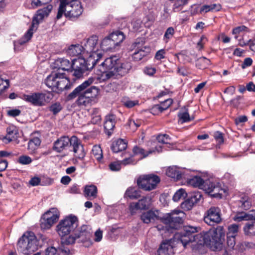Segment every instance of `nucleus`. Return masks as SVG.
<instances>
[{"label":"nucleus","mask_w":255,"mask_h":255,"mask_svg":"<svg viewBox=\"0 0 255 255\" xmlns=\"http://www.w3.org/2000/svg\"><path fill=\"white\" fill-rule=\"evenodd\" d=\"M121 164L119 161L112 162L109 165V167L112 171H118L121 169Z\"/></svg>","instance_id":"49"},{"label":"nucleus","mask_w":255,"mask_h":255,"mask_svg":"<svg viewBox=\"0 0 255 255\" xmlns=\"http://www.w3.org/2000/svg\"><path fill=\"white\" fill-rule=\"evenodd\" d=\"M152 199L150 196H143L137 202H133L129 203L128 209L130 214L133 215L138 210H147L151 207Z\"/></svg>","instance_id":"16"},{"label":"nucleus","mask_w":255,"mask_h":255,"mask_svg":"<svg viewBox=\"0 0 255 255\" xmlns=\"http://www.w3.org/2000/svg\"><path fill=\"white\" fill-rule=\"evenodd\" d=\"M184 214V213L180 210H174L164 216L162 221L166 225V230L172 233V230H177L180 228L183 223V218Z\"/></svg>","instance_id":"10"},{"label":"nucleus","mask_w":255,"mask_h":255,"mask_svg":"<svg viewBox=\"0 0 255 255\" xmlns=\"http://www.w3.org/2000/svg\"><path fill=\"white\" fill-rule=\"evenodd\" d=\"M66 245L62 244L61 243V245L59 247V250L64 254V255H70V250L69 248L66 247L65 246Z\"/></svg>","instance_id":"63"},{"label":"nucleus","mask_w":255,"mask_h":255,"mask_svg":"<svg viewBox=\"0 0 255 255\" xmlns=\"http://www.w3.org/2000/svg\"><path fill=\"white\" fill-rule=\"evenodd\" d=\"M238 207L242 210H248L252 205L251 198L246 194L242 195L237 201Z\"/></svg>","instance_id":"20"},{"label":"nucleus","mask_w":255,"mask_h":255,"mask_svg":"<svg viewBox=\"0 0 255 255\" xmlns=\"http://www.w3.org/2000/svg\"><path fill=\"white\" fill-rule=\"evenodd\" d=\"M197 233V229L192 226H185L181 232L176 234V238L181 242L184 248L189 243L204 246L220 244L224 240L225 230L223 226H218L213 231Z\"/></svg>","instance_id":"2"},{"label":"nucleus","mask_w":255,"mask_h":255,"mask_svg":"<svg viewBox=\"0 0 255 255\" xmlns=\"http://www.w3.org/2000/svg\"><path fill=\"white\" fill-rule=\"evenodd\" d=\"M253 60L251 58H246L242 64L241 67L243 69H245L247 67L251 66L253 64Z\"/></svg>","instance_id":"59"},{"label":"nucleus","mask_w":255,"mask_h":255,"mask_svg":"<svg viewBox=\"0 0 255 255\" xmlns=\"http://www.w3.org/2000/svg\"><path fill=\"white\" fill-rule=\"evenodd\" d=\"M125 197L130 199H137L140 197V192L135 187H130L127 189Z\"/></svg>","instance_id":"32"},{"label":"nucleus","mask_w":255,"mask_h":255,"mask_svg":"<svg viewBox=\"0 0 255 255\" xmlns=\"http://www.w3.org/2000/svg\"><path fill=\"white\" fill-rule=\"evenodd\" d=\"M52 0H30L31 6L32 8H36L42 5L50 2Z\"/></svg>","instance_id":"42"},{"label":"nucleus","mask_w":255,"mask_h":255,"mask_svg":"<svg viewBox=\"0 0 255 255\" xmlns=\"http://www.w3.org/2000/svg\"><path fill=\"white\" fill-rule=\"evenodd\" d=\"M204 221L210 226H215L220 224L222 221V213L218 207L212 206L205 213Z\"/></svg>","instance_id":"15"},{"label":"nucleus","mask_w":255,"mask_h":255,"mask_svg":"<svg viewBox=\"0 0 255 255\" xmlns=\"http://www.w3.org/2000/svg\"><path fill=\"white\" fill-rule=\"evenodd\" d=\"M32 161V160L30 156L24 155L20 156L17 159V162L22 165L29 164Z\"/></svg>","instance_id":"45"},{"label":"nucleus","mask_w":255,"mask_h":255,"mask_svg":"<svg viewBox=\"0 0 255 255\" xmlns=\"http://www.w3.org/2000/svg\"><path fill=\"white\" fill-rule=\"evenodd\" d=\"M41 141L39 137H35L30 139L28 143V149L30 148L33 150L37 148L41 144Z\"/></svg>","instance_id":"40"},{"label":"nucleus","mask_w":255,"mask_h":255,"mask_svg":"<svg viewBox=\"0 0 255 255\" xmlns=\"http://www.w3.org/2000/svg\"><path fill=\"white\" fill-rule=\"evenodd\" d=\"M122 102L123 105L128 108H131L136 105H139V101L138 100L132 101L127 97L123 98Z\"/></svg>","instance_id":"38"},{"label":"nucleus","mask_w":255,"mask_h":255,"mask_svg":"<svg viewBox=\"0 0 255 255\" xmlns=\"http://www.w3.org/2000/svg\"><path fill=\"white\" fill-rule=\"evenodd\" d=\"M151 153H152L151 151L146 152L143 148L137 145L134 146L132 148V155L133 156L139 155L140 156V159H143L147 157Z\"/></svg>","instance_id":"33"},{"label":"nucleus","mask_w":255,"mask_h":255,"mask_svg":"<svg viewBox=\"0 0 255 255\" xmlns=\"http://www.w3.org/2000/svg\"><path fill=\"white\" fill-rule=\"evenodd\" d=\"M227 244L229 248L233 249L236 244V237L227 235Z\"/></svg>","instance_id":"54"},{"label":"nucleus","mask_w":255,"mask_h":255,"mask_svg":"<svg viewBox=\"0 0 255 255\" xmlns=\"http://www.w3.org/2000/svg\"><path fill=\"white\" fill-rule=\"evenodd\" d=\"M178 117L179 118L178 122L181 124L187 123L193 120V118L190 117L188 108L184 106L181 108V110L178 113Z\"/></svg>","instance_id":"26"},{"label":"nucleus","mask_w":255,"mask_h":255,"mask_svg":"<svg viewBox=\"0 0 255 255\" xmlns=\"http://www.w3.org/2000/svg\"><path fill=\"white\" fill-rule=\"evenodd\" d=\"M44 83L52 92H35L31 95L24 94L23 99L34 106H43L53 98V92L60 93L64 89H69V80L64 73L52 72L44 80Z\"/></svg>","instance_id":"1"},{"label":"nucleus","mask_w":255,"mask_h":255,"mask_svg":"<svg viewBox=\"0 0 255 255\" xmlns=\"http://www.w3.org/2000/svg\"><path fill=\"white\" fill-rule=\"evenodd\" d=\"M213 136L219 144L224 143L223 133L219 131H216L214 133Z\"/></svg>","instance_id":"50"},{"label":"nucleus","mask_w":255,"mask_h":255,"mask_svg":"<svg viewBox=\"0 0 255 255\" xmlns=\"http://www.w3.org/2000/svg\"><path fill=\"white\" fill-rule=\"evenodd\" d=\"M238 231L239 226L236 224H232L228 227V232L227 235L236 237Z\"/></svg>","instance_id":"46"},{"label":"nucleus","mask_w":255,"mask_h":255,"mask_svg":"<svg viewBox=\"0 0 255 255\" xmlns=\"http://www.w3.org/2000/svg\"><path fill=\"white\" fill-rule=\"evenodd\" d=\"M53 8L52 4H48L45 7L38 9L34 17H37L39 20H42L45 16H48Z\"/></svg>","instance_id":"29"},{"label":"nucleus","mask_w":255,"mask_h":255,"mask_svg":"<svg viewBox=\"0 0 255 255\" xmlns=\"http://www.w3.org/2000/svg\"><path fill=\"white\" fill-rule=\"evenodd\" d=\"M116 116L111 114L105 117L104 127L105 133L110 136L113 133L116 123Z\"/></svg>","instance_id":"18"},{"label":"nucleus","mask_w":255,"mask_h":255,"mask_svg":"<svg viewBox=\"0 0 255 255\" xmlns=\"http://www.w3.org/2000/svg\"><path fill=\"white\" fill-rule=\"evenodd\" d=\"M188 184L202 189L212 197L222 198L223 190L219 182L213 181L211 179L204 180L200 176H194L187 180Z\"/></svg>","instance_id":"7"},{"label":"nucleus","mask_w":255,"mask_h":255,"mask_svg":"<svg viewBox=\"0 0 255 255\" xmlns=\"http://www.w3.org/2000/svg\"><path fill=\"white\" fill-rule=\"evenodd\" d=\"M144 43V41L141 38H137L135 41L132 44L134 48L137 47V50L142 58L146 56L150 52V48L149 47L141 46Z\"/></svg>","instance_id":"21"},{"label":"nucleus","mask_w":255,"mask_h":255,"mask_svg":"<svg viewBox=\"0 0 255 255\" xmlns=\"http://www.w3.org/2000/svg\"><path fill=\"white\" fill-rule=\"evenodd\" d=\"M57 250L53 247H49L45 250V255H55Z\"/></svg>","instance_id":"61"},{"label":"nucleus","mask_w":255,"mask_h":255,"mask_svg":"<svg viewBox=\"0 0 255 255\" xmlns=\"http://www.w3.org/2000/svg\"><path fill=\"white\" fill-rule=\"evenodd\" d=\"M127 146V141L120 138L113 142L111 149L113 152L118 153L126 150Z\"/></svg>","instance_id":"19"},{"label":"nucleus","mask_w":255,"mask_h":255,"mask_svg":"<svg viewBox=\"0 0 255 255\" xmlns=\"http://www.w3.org/2000/svg\"><path fill=\"white\" fill-rule=\"evenodd\" d=\"M39 21L40 20L39 19H38L37 17L34 16L32 18L31 24L29 28L33 29L35 31L37 29V25L39 23Z\"/></svg>","instance_id":"60"},{"label":"nucleus","mask_w":255,"mask_h":255,"mask_svg":"<svg viewBox=\"0 0 255 255\" xmlns=\"http://www.w3.org/2000/svg\"><path fill=\"white\" fill-rule=\"evenodd\" d=\"M154 18L152 15H147L143 19L144 25L146 27H149L153 23Z\"/></svg>","instance_id":"51"},{"label":"nucleus","mask_w":255,"mask_h":255,"mask_svg":"<svg viewBox=\"0 0 255 255\" xmlns=\"http://www.w3.org/2000/svg\"><path fill=\"white\" fill-rule=\"evenodd\" d=\"M21 113V111L19 109H12L7 111V115L11 117L18 116Z\"/></svg>","instance_id":"62"},{"label":"nucleus","mask_w":255,"mask_h":255,"mask_svg":"<svg viewBox=\"0 0 255 255\" xmlns=\"http://www.w3.org/2000/svg\"><path fill=\"white\" fill-rule=\"evenodd\" d=\"M150 113L154 115H156L159 113H162L163 111L162 110L161 106L160 105H155L150 109Z\"/></svg>","instance_id":"55"},{"label":"nucleus","mask_w":255,"mask_h":255,"mask_svg":"<svg viewBox=\"0 0 255 255\" xmlns=\"http://www.w3.org/2000/svg\"><path fill=\"white\" fill-rule=\"evenodd\" d=\"M93 61L91 58L89 60H85L81 57L70 60L64 58H58L54 62V67L63 71L73 70V76L76 79H79L83 76L85 72L91 71L93 68V65H90Z\"/></svg>","instance_id":"5"},{"label":"nucleus","mask_w":255,"mask_h":255,"mask_svg":"<svg viewBox=\"0 0 255 255\" xmlns=\"http://www.w3.org/2000/svg\"><path fill=\"white\" fill-rule=\"evenodd\" d=\"M41 182V179L38 177H34L31 178L29 181V183L33 186H35L38 185Z\"/></svg>","instance_id":"64"},{"label":"nucleus","mask_w":255,"mask_h":255,"mask_svg":"<svg viewBox=\"0 0 255 255\" xmlns=\"http://www.w3.org/2000/svg\"><path fill=\"white\" fill-rule=\"evenodd\" d=\"M129 156L126 157L125 158H124L121 162L122 163H123L124 165H127V164H135L136 162L135 161V160L134 159V156L132 154L129 153L128 154Z\"/></svg>","instance_id":"52"},{"label":"nucleus","mask_w":255,"mask_h":255,"mask_svg":"<svg viewBox=\"0 0 255 255\" xmlns=\"http://www.w3.org/2000/svg\"><path fill=\"white\" fill-rule=\"evenodd\" d=\"M100 46L104 51H113L117 49L109 35L105 37L101 41Z\"/></svg>","instance_id":"22"},{"label":"nucleus","mask_w":255,"mask_h":255,"mask_svg":"<svg viewBox=\"0 0 255 255\" xmlns=\"http://www.w3.org/2000/svg\"><path fill=\"white\" fill-rule=\"evenodd\" d=\"M173 247L171 245V240H165L163 241L160 245L158 250L152 255H173Z\"/></svg>","instance_id":"17"},{"label":"nucleus","mask_w":255,"mask_h":255,"mask_svg":"<svg viewBox=\"0 0 255 255\" xmlns=\"http://www.w3.org/2000/svg\"><path fill=\"white\" fill-rule=\"evenodd\" d=\"M59 215V212L57 208H50L41 216L40 220V228L42 230L49 229L57 222Z\"/></svg>","instance_id":"14"},{"label":"nucleus","mask_w":255,"mask_h":255,"mask_svg":"<svg viewBox=\"0 0 255 255\" xmlns=\"http://www.w3.org/2000/svg\"><path fill=\"white\" fill-rule=\"evenodd\" d=\"M235 220L238 222L242 221H255V210L250 211L248 213L241 212L238 213L235 217Z\"/></svg>","instance_id":"23"},{"label":"nucleus","mask_w":255,"mask_h":255,"mask_svg":"<svg viewBox=\"0 0 255 255\" xmlns=\"http://www.w3.org/2000/svg\"><path fill=\"white\" fill-rule=\"evenodd\" d=\"M157 218V216L152 210L144 212L140 216V219L145 224H149L152 220L154 221Z\"/></svg>","instance_id":"31"},{"label":"nucleus","mask_w":255,"mask_h":255,"mask_svg":"<svg viewBox=\"0 0 255 255\" xmlns=\"http://www.w3.org/2000/svg\"><path fill=\"white\" fill-rule=\"evenodd\" d=\"M206 41H207V38L204 35H202L197 44V47L199 50H201L204 48V44Z\"/></svg>","instance_id":"56"},{"label":"nucleus","mask_w":255,"mask_h":255,"mask_svg":"<svg viewBox=\"0 0 255 255\" xmlns=\"http://www.w3.org/2000/svg\"><path fill=\"white\" fill-rule=\"evenodd\" d=\"M173 103V100L169 98L160 103V106H161L163 111L167 110Z\"/></svg>","instance_id":"53"},{"label":"nucleus","mask_w":255,"mask_h":255,"mask_svg":"<svg viewBox=\"0 0 255 255\" xmlns=\"http://www.w3.org/2000/svg\"><path fill=\"white\" fill-rule=\"evenodd\" d=\"M211 64L210 60L205 57H201L198 59L196 62V66L200 69L207 68Z\"/></svg>","instance_id":"34"},{"label":"nucleus","mask_w":255,"mask_h":255,"mask_svg":"<svg viewBox=\"0 0 255 255\" xmlns=\"http://www.w3.org/2000/svg\"><path fill=\"white\" fill-rule=\"evenodd\" d=\"M248 29V28L245 25L237 26V27L233 28V29L232 30V33L233 34L237 35V34H239L242 31H247Z\"/></svg>","instance_id":"57"},{"label":"nucleus","mask_w":255,"mask_h":255,"mask_svg":"<svg viewBox=\"0 0 255 255\" xmlns=\"http://www.w3.org/2000/svg\"><path fill=\"white\" fill-rule=\"evenodd\" d=\"M202 196L199 192L194 193L191 195L189 199V203H191L192 205L197 203L202 198Z\"/></svg>","instance_id":"48"},{"label":"nucleus","mask_w":255,"mask_h":255,"mask_svg":"<svg viewBox=\"0 0 255 255\" xmlns=\"http://www.w3.org/2000/svg\"><path fill=\"white\" fill-rule=\"evenodd\" d=\"M98 37L96 35H93L87 40L83 46L85 51L90 54L89 57L85 60H89L91 58L94 61L90 65H93V68L102 57V54L98 51Z\"/></svg>","instance_id":"11"},{"label":"nucleus","mask_w":255,"mask_h":255,"mask_svg":"<svg viewBox=\"0 0 255 255\" xmlns=\"http://www.w3.org/2000/svg\"><path fill=\"white\" fill-rule=\"evenodd\" d=\"M160 182V177L153 174L141 175L137 179V185L139 189L149 191L156 188Z\"/></svg>","instance_id":"13"},{"label":"nucleus","mask_w":255,"mask_h":255,"mask_svg":"<svg viewBox=\"0 0 255 255\" xmlns=\"http://www.w3.org/2000/svg\"><path fill=\"white\" fill-rule=\"evenodd\" d=\"M67 147L72 148L70 150L74 152L76 158L82 159L85 156L83 145L80 139L75 135L70 138L68 136H61L54 142L52 149L57 153H61Z\"/></svg>","instance_id":"6"},{"label":"nucleus","mask_w":255,"mask_h":255,"mask_svg":"<svg viewBox=\"0 0 255 255\" xmlns=\"http://www.w3.org/2000/svg\"><path fill=\"white\" fill-rule=\"evenodd\" d=\"M59 6L56 18L60 19L63 15L70 19L78 18L83 12L81 2L78 0H58Z\"/></svg>","instance_id":"8"},{"label":"nucleus","mask_w":255,"mask_h":255,"mask_svg":"<svg viewBox=\"0 0 255 255\" xmlns=\"http://www.w3.org/2000/svg\"><path fill=\"white\" fill-rule=\"evenodd\" d=\"M221 9V5L220 4H212L210 5H204L201 9L200 12H205L206 13L209 11H218Z\"/></svg>","instance_id":"35"},{"label":"nucleus","mask_w":255,"mask_h":255,"mask_svg":"<svg viewBox=\"0 0 255 255\" xmlns=\"http://www.w3.org/2000/svg\"><path fill=\"white\" fill-rule=\"evenodd\" d=\"M115 45L117 47L121 45L126 38L124 33L121 31L117 30L109 34Z\"/></svg>","instance_id":"24"},{"label":"nucleus","mask_w":255,"mask_h":255,"mask_svg":"<svg viewBox=\"0 0 255 255\" xmlns=\"http://www.w3.org/2000/svg\"><path fill=\"white\" fill-rule=\"evenodd\" d=\"M62 109V107L59 102H55L49 107V111L52 112L54 115L57 114Z\"/></svg>","instance_id":"43"},{"label":"nucleus","mask_w":255,"mask_h":255,"mask_svg":"<svg viewBox=\"0 0 255 255\" xmlns=\"http://www.w3.org/2000/svg\"><path fill=\"white\" fill-rule=\"evenodd\" d=\"M97 188L94 185H86L85 187L84 195L87 199H94L97 196Z\"/></svg>","instance_id":"27"},{"label":"nucleus","mask_w":255,"mask_h":255,"mask_svg":"<svg viewBox=\"0 0 255 255\" xmlns=\"http://www.w3.org/2000/svg\"><path fill=\"white\" fill-rule=\"evenodd\" d=\"M78 220L76 216L70 215L60 221L57 226V231L61 237H64L74 232L78 226Z\"/></svg>","instance_id":"12"},{"label":"nucleus","mask_w":255,"mask_h":255,"mask_svg":"<svg viewBox=\"0 0 255 255\" xmlns=\"http://www.w3.org/2000/svg\"><path fill=\"white\" fill-rule=\"evenodd\" d=\"M170 138L168 134H164L158 135L156 137L157 141L160 143L167 144L169 143Z\"/></svg>","instance_id":"47"},{"label":"nucleus","mask_w":255,"mask_h":255,"mask_svg":"<svg viewBox=\"0 0 255 255\" xmlns=\"http://www.w3.org/2000/svg\"><path fill=\"white\" fill-rule=\"evenodd\" d=\"M80 236H77V233H75L74 235L73 234L69 235L68 237L61 238V243L62 244L70 245L75 243L76 239L80 238Z\"/></svg>","instance_id":"37"},{"label":"nucleus","mask_w":255,"mask_h":255,"mask_svg":"<svg viewBox=\"0 0 255 255\" xmlns=\"http://www.w3.org/2000/svg\"><path fill=\"white\" fill-rule=\"evenodd\" d=\"M166 51L164 49L157 51L155 55L154 58L158 60H160L165 58Z\"/></svg>","instance_id":"58"},{"label":"nucleus","mask_w":255,"mask_h":255,"mask_svg":"<svg viewBox=\"0 0 255 255\" xmlns=\"http://www.w3.org/2000/svg\"><path fill=\"white\" fill-rule=\"evenodd\" d=\"M187 196V193L184 189L181 188L174 194L172 199L175 202H178L182 198L184 199Z\"/></svg>","instance_id":"39"},{"label":"nucleus","mask_w":255,"mask_h":255,"mask_svg":"<svg viewBox=\"0 0 255 255\" xmlns=\"http://www.w3.org/2000/svg\"><path fill=\"white\" fill-rule=\"evenodd\" d=\"M77 235L80 236V238L84 236L85 237V239H89L91 235L89 227L87 225H83L81 227L79 232L77 234Z\"/></svg>","instance_id":"41"},{"label":"nucleus","mask_w":255,"mask_h":255,"mask_svg":"<svg viewBox=\"0 0 255 255\" xmlns=\"http://www.w3.org/2000/svg\"><path fill=\"white\" fill-rule=\"evenodd\" d=\"M166 174L169 177L179 180L183 177L184 174L181 173L176 166L169 167L167 168Z\"/></svg>","instance_id":"25"},{"label":"nucleus","mask_w":255,"mask_h":255,"mask_svg":"<svg viewBox=\"0 0 255 255\" xmlns=\"http://www.w3.org/2000/svg\"><path fill=\"white\" fill-rule=\"evenodd\" d=\"M175 33L174 29L172 27H168L164 33L163 40L165 43L168 42L169 40L173 36Z\"/></svg>","instance_id":"44"},{"label":"nucleus","mask_w":255,"mask_h":255,"mask_svg":"<svg viewBox=\"0 0 255 255\" xmlns=\"http://www.w3.org/2000/svg\"><path fill=\"white\" fill-rule=\"evenodd\" d=\"M18 133V130L16 127L13 125L10 126L6 128V134L4 138L9 142L16 138Z\"/></svg>","instance_id":"30"},{"label":"nucleus","mask_w":255,"mask_h":255,"mask_svg":"<svg viewBox=\"0 0 255 255\" xmlns=\"http://www.w3.org/2000/svg\"><path fill=\"white\" fill-rule=\"evenodd\" d=\"M92 153L93 156L100 162L103 157L102 149L100 145H95L92 149Z\"/></svg>","instance_id":"36"},{"label":"nucleus","mask_w":255,"mask_h":255,"mask_svg":"<svg viewBox=\"0 0 255 255\" xmlns=\"http://www.w3.org/2000/svg\"><path fill=\"white\" fill-rule=\"evenodd\" d=\"M131 68L130 62H122L116 56L106 58L101 64L100 71L103 80H106L111 78L118 79L128 73Z\"/></svg>","instance_id":"3"},{"label":"nucleus","mask_w":255,"mask_h":255,"mask_svg":"<svg viewBox=\"0 0 255 255\" xmlns=\"http://www.w3.org/2000/svg\"><path fill=\"white\" fill-rule=\"evenodd\" d=\"M38 241L32 232L24 234L19 240L17 244L18 250L24 255H28L37 250Z\"/></svg>","instance_id":"9"},{"label":"nucleus","mask_w":255,"mask_h":255,"mask_svg":"<svg viewBox=\"0 0 255 255\" xmlns=\"http://www.w3.org/2000/svg\"><path fill=\"white\" fill-rule=\"evenodd\" d=\"M83 51H85L83 46L80 44L71 45L67 50V53L70 56H78Z\"/></svg>","instance_id":"28"},{"label":"nucleus","mask_w":255,"mask_h":255,"mask_svg":"<svg viewBox=\"0 0 255 255\" xmlns=\"http://www.w3.org/2000/svg\"><path fill=\"white\" fill-rule=\"evenodd\" d=\"M93 78H89L77 86L67 96L68 100H72L76 97V103L78 106H87L91 104L99 93V89L91 86L94 82Z\"/></svg>","instance_id":"4"}]
</instances>
